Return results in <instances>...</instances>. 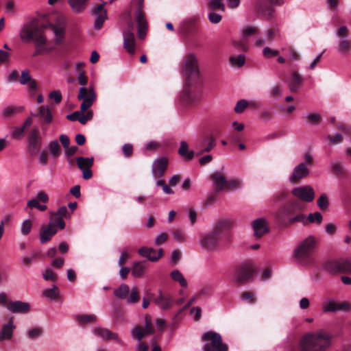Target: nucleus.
<instances>
[{"label": "nucleus", "mask_w": 351, "mask_h": 351, "mask_svg": "<svg viewBox=\"0 0 351 351\" xmlns=\"http://www.w3.org/2000/svg\"><path fill=\"white\" fill-rule=\"evenodd\" d=\"M330 345V337L322 331L310 332L302 336L298 351H325Z\"/></svg>", "instance_id": "1"}, {"label": "nucleus", "mask_w": 351, "mask_h": 351, "mask_svg": "<svg viewBox=\"0 0 351 351\" xmlns=\"http://www.w3.org/2000/svg\"><path fill=\"white\" fill-rule=\"evenodd\" d=\"M316 243V239L313 236H308L298 243L293 252V256L299 264L311 267L316 263L313 254Z\"/></svg>", "instance_id": "2"}, {"label": "nucleus", "mask_w": 351, "mask_h": 351, "mask_svg": "<svg viewBox=\"0 0 351 351\" xmlns=\"http://www.w3.org/2000/svg\"><path fill=\"white\" fill-rule=\"evenodd\" d=\"M20 38L25 43L34 42L36 47L35 55L40 53L45 49L47 39L40 29L32 24H27L23 27L20 32Z\"/></svg>", "instance_id": "3"}, {"label": "nucleus", "mask_w": 351, "mask_h": 351, "mask_svg": "<svg viewBox=\"0 0 351 351\" xmlns=\"http://www.w3.org/2000/svg\"><path fill=\"white\" fill-rule=\"evenodd\" d=\"M204 345L202 351H228V346L223 343L220 334L213 332L207 331L202 336Z\"/></svg>", "instance_id": "4"}, {"label": "nucleus", "mask_w": 351, "mask_h": 351, "mask_svg": "<svg viewBox=\"0 0 351 351\" xmlns=\"http://www.w3.org/2000/svg\"><path fill=\"white\" fill-rule=\"evenodd\" d=\"M181 71L189 80H195L199 77L198 59L193 53L187 54L181 64Z\"/></svg>", "instance_id": "5"}, {"label": "nucleus", "mask_w": 351, "mask_h": 351, "mask_svg": "<svg viewBox=\"0 0 351 351\" xmlns=\"http://www.w3.org/2000/svg\"><path fill=\"white\" fill-rule=\"evenodd\" d=\"M304 161L296 165L289 178L291 183H295L296 181L307 177L309 174L308 166L313 162V158L312 155L307 152L304 156Z\"/></svg>", "instance_id": "6"}, {"label": "nucleus", "mask_w": 351, "mask_h": 351, "mask_svg": "<svg viewBox=\"0 0 351 351\" xmlns=\"http://www.w3.org/2000/svg\"><path fill=\"white\" fill-rule=\"evenodd\" d=\"M254 272V270L251 264H242L234 271L232 280L238 284L245 283L252 278Z\"/></svg>", "instance_id": "7"}, {"label": "nucleus", "mask_w": 351, "mask_h": 351, "mask_svg": "<svg viewBox=\"0 0 351 351\" xmlns=\"http://www.w3.org/2000/svg\"><path fill=\"white\" fill-rule=\"evenodd\" d=\"M77 99L82 101L80 110L82 112H85L93 105L96 99L94 89L91 87L86 88L85 86H82L80 88Z\"/></svg>", "instance_id": "8"}, {"label": "nucleus", "mask_w": 351, "mask_h": 351, "mask_svg": "<svg viewBox=\"0 0 351 351\" xmlns=\"http://www.w3.org/2000/svg\"><path fill=\"white\" fill-rule=\"evenodd\" d=\"M219 232L213 230L204 235L199 241L202 247L207 251H213L219 244Z\"/></svg>", "instance_id": "9"}, {"label": "nucleus", "mask_w": 351, "mask_h": 351, "mask_svg": "<svg viewBox=\"0 0 351 351\" xmlns=\"http://www.w3.org/2000/svg\"><path fill=\"white\" fill-rule=\"evenodd\" d=\"M154 333V329L152 326V319L149 316L145 317V328L141 326H134L131 332L132 337L141 341L146 335Z\"/></svg>", "instance_id": "10"}, {"label": "nucleus", "mask_w": 351, "mask_h": 351, "mask_svg": "<svg viewBox=\"0 0 351 351\" xmlns=\"http://www.w3.org/2000/svg\"><path fill=\"white\" fill-rule=\"evenodd\" d=\"M27 151L31 154H36L41 147L42 137L37 129H32L27 136Z\"/></svg>", "instance_id": "11"}, {"label": "nucleus", "mask_w": 351, "mask_h": 351, "mask_svg": "<svg viewBox=\"0 0 351 351\" xmlns=\"http://www.w3.org/2000/svg\"><path fill=\"white\" fill-rule=\"evenodd\" d=\"M105 5L106 3L103 2L102 3L96 4L93 8V14L95 16L94 29L96 30L100 29L104 21L108 19L107 11L104 8Z\"/></svg>", "instance_id": "12"}, {"label": "nucleus", "mask_w": 351, "mask_h": 351, "mask_svg": "<svg viewBox=\"0 0 351 351\" xmlns=\"http://www.w3.org/2000/svg\"><path fill=\"white\" fill-rule=\"evenodd\" d=\"M292 194L300 199L311 202L315 197L313 189L308 185L296 187L292 190Z\"/></svg>", "instance_id": "13"}, {"label": "nucleus", "mask_w": 351, "mask_h": 351, "mask_svg": "<svg viewBox=\"0 0 351 351\" xmlns=\"http://www.w3.org/2000/svg\"><path fill=\"white\" fill-rule=\"evenodd\" d=\"M77 167L82 171L83 178L88 180L92 178L93 173L90 169L93 165V158L78 157L76 158Z\"/></svg>", "instance_id": "14"}, {"label": "nucleus", "mask_w": 351, "mask_h": 351, "mask_svg": "<svg viewBox=\"0 0 351 351\" xmlns=\"http://www.w3.org/2000/svg\"><path fill=\"white\" fill-rule=\"evenodd\" d=\"M350 306L346 302L337 303L332 300H328L322 304V311L324 313H335L338 311H347L350 309Z\"/></svg>", "instance_id": "15"}, {"label": "nucleus", "mask_w": 351, "mask_h": 351, "mask_svg": "<svg viewBox=\"0 0 351 351\" xmlns=\"http://www.w3.org/2000/svg\"><path fill=\"white\" fill-rule=\"evenodd\" d=\"M93 334L104 340L108 341L114 339L120 345L124 346V342L119 338L118 334L111 332L108 328L102 327L95 328Z\"/></svg>", "instance_id": "16"}, {"label": "nucleus", "mask_w": 351, "mask_h": 351, "mask_svg": "<svg viewBox=\"0 0 351 351\" xmlns=\"http://www.w3.org/2000/svg\"><path fill=\"white\" fill-rule=\"evenodd\" d=\"M252 228L254 230V236L259 239L265 233L269 232L268 223L265 218H258L252 221Z\"/></svg>", "instance_id": "17"}, {"label": "nucleus", "mask_w": 351, "mask_h": 351, "mask_svg": "<svg viewBox=\"0 0 351 351\" xmlns=\"http://www.w3.org/2000/svg\"><path fill=\"white\" fill-rule=\"evenodd\" d=\"M138 253L142 257L146 258L152 262H156L162 257L163 250L160 248L156 251L152 247H142L138 249Z\"/></svg>", "instance_id": "18"}, {"label": "nucleus", "mask_w": 351, "mask_h": 351, "mask_svg": "<svg viewBox=\"0 0 351 351\" xmlns=\"http://www.w3.org/2000/svg\"><path fill=\"white\" fill-rule=\"evenodd\" d=\"M168 161L165 158H158L152 164V173L154 178L162 177L166 171Z\"/></svg>", "instance_id": "19"}, {"label": "nucleus", "mask_w": 351, "mask_h": 351, "mask_svg": "<svg viewBox=\"0 0 351 351\" xmlns=\"http://www.w3.org/2000/svg\"><path fill=\"white\" fill-rule=\"evenodd\" d=\"M15 328L16 326L12 318L7 323L3 324L0 330V342L5 340H10L13 337Z\"/></svg>", "instance_id": "20"}, {"label": "nucleus", "mask_w": 351, "mask_h": 351, "mask_svg": "<svg viewBox=\"0 0 351 351\" xmlns=\"http://www.w3.org/2000/svg\"><path fill=\"white\" fill-rule=\"evenodd\" d=\"M302 209H303L302 204L298 201H294L288 206L283 208L281 210H279L276 214V217L279 220H283L284 219L289 217L291 212L300 210Z\"/></svg>", "instance_id": "21"}, {"label": "nucleus", "mask_w": 351, "mask_h": 351, "mask_svg": "<svg viewBox=\"0 0 351 351\" xmlns=\"http://www.w3.org/2000/svg\"><path fill=\"white\" fill-rule=\"evenodd\" d=\"M8 310L13 313H27L30 310L29 303L22 301H11L8 304Z\"/></svg>", "instance_id": "22"}, {"label": "nucleus", "mask_w": 351, "mask_h": 351, "mask_svg": "<svg viewBox=\"0 0 351 351\" xmlns=\"http://www.w3.org/2000/svg\"><path fill=\"white\" fill-rule=\"evenodd\" d=\"M123 47L129 53H134L135 51V37L131 30H126L123 32Z\"/></svg>", "instance_id": "23"}, {"label": "nucleus", "mask_w": 351, "mask_h": 351, "mask_svg": "<svg viewBox=\"0 0 351 351\" xmlns=\"http://www.w3.org/2000/svg\"><path fill=\"white\" fill-rule=\"evenodd\" d=\"M210 178L216 192L221 191L226 187L227 180L221 172H214L211 174Z\"/></svg>", "instance_id": "24"}, {"label": "nucleus", "mask_w": 351, "mask_h": 351, "mask_svg": "<svg viewBox=\"0 0 351 351\" xmlns=\"http://www.w3.org/2000/svg\"><path fill=\"white\" fill-rule=\"evenodd\" d=\"M181 99L184 104L193 106L199 102L200 95L196 92L186 90L182 93Z\"/></svg>", "instance_id": "25"}, {"label": "nucleus", "mask_w": 351, "mask_h": 351, "mask_svg": "<svg viewBox=\"0 0 351 351\" xmlns=\"http://www.w3.org/2000/svg\"><path fill=\"white\" fill-rule=\"evenodd\" d=\"M88 1V0H68V3L74 13L80 14L86 10Z\"/></svg>", "instance_id": "26"}, {"label": "nucleus", "mask_w": 351, "mask_h": 351, "mask_svg": "<svg viewBox=\"0 0 351 351\" xmlns=\"http://www.w3.org/2000/svg\"><path fill=\"white\" fill-rule=\"evenodd\" d=\"M154 302L161 309L166 310L171 306L172 298L170 295H164L162 293H160L159 295L154 300Z\"/></svg>", "instance_id": "27"}, {"label": "nucleus", "mask_w": 351, "mask_h": 351, "mask_svg": "<svg viewBox=\"0 0 351 351\" xmlns=\"http://www.w3.org/2000/svg\"><path fill=\"white\" fill-rule=\"evenodd\" d=\"M147 269V263L145 261H138L133 264L132 268V274L136 278L142 277Z\"/></svg>", "instance_id": "28"}, {"label": "nucleus", "mask_w": 351, "mask_h": 351, "mask_svg": "<svg viewBox=\"0 0 351 351\" xmlns=\"http://www.w3.org/2000/svg\"><path fill=\"white\" fill-rule=\"evenodd\" d=\"M302 119L305 121V123L308 125H319L322 120V117L321 114L318 112L315 113H309L304 115L302 117Z\"/></svg>", "instance_id": "29"}, {"label": "nucleus", "mask_w": 351, "mask_h": 351, "mask_svg": "<svg viewBox=\"0 0 351 351\" xmlns=\"http://www.w3.org/2000/svg\"><path fill=\"white\" fill-rule=\"evenodd\" d=\"M20 83L21 84H27L29 88L34 90L36 88V82L32 80L28 70H24L21 73Z\"/></svg>", "instance_id": "30"}, {"label": "nucleus", "mask_w": 351, "mask_h": 351, "mask_svg": "<svg viewBox=\"0 0 351 351\" xmlns=\"http://www.w3.org/2000/svg\"><path fill=\"white\" fill-rule=\"evenodd\" d=\"M302 84V78L297 73H293L290 82L288 84L289 88L291 92H296L298 86Z\"/></svg>", "instance_id": "31"}, {"label": "nucleus", "mask_w": 351, "mask_h": 351, "mask_svg": "<svg viewBox=\"0 0 351 351\" xmlns=\"http://www.w3.org/2000/svg\"><path fill=\"white\" fill-rule=\"evenodd\" d=\"M179 154L185 158L186 160H190L194 157L193 151H189V146L186 142L182 141L178 149Z\"/></svg>", "instance_id": "32"}, {"label": "nucleus", "mask_w": 351, "mask_h": 351, "mask_svg": "<svg viewBox=\"0 0 351 351\" xmlns=\"http://www.w3.org/2000/svg\"><path fill=\"white\" fill-rule=\"evenodd\" d=\"M56 233V230L51 228V227H49V226L47 228H43L40 234V243H44L49 241Z\"/></svg>", "instance_id": "33"}, {"label": "nucleus", "mask_w": 351, "mask_h": 351, "mask_svg": "<svg viewBox=\"0 0 351 351\" xmlns=\"http://www.w3.org/2000/svg\"><path fill=\"white\" fill-rule=\"evenodd\" d=\"M130 291V289L128 285L121 284L118 288L114 290V294L117 298L123 300L127 298Z\"/></svg>", "instance_id": "34"}, {"label": "nucleus", "mask_w": 351, "mask_h": 351, "mask_svg": "<svg viewBox=\"0 0 351 351\" xmlns=\"http://www.w3.org/2000/svg\"><path fill=\"white\" fill-rule=\"evenodd\" d=\"M23 106H9L3 109L2 116L5 118L10 117L23 112Z\"/></svg>", "instance_id": "35"}, {"label": "nucleus", "mask_w": 351, "mask_h": 351, "mask_svg": "<svg viewBox=\"0 0 351 351\" xmlns=\"http://www.w3.org/2000/svg\"><path fill=\"white\" fill-rule=\"evenodd\" d=\"M49 226L54 229H56V227H58L60 229H63L65 226V223L62 217L58 216V215L54 213L51 217V220L49 223Z\"/></svg>", "instance_id": "36"}, {"label": "nucleus", "mask_w": 351, "mask_h": 351, "mask_svg": "<svg viewBox=\"0 0 351 351\" xmlns=\"http://www.w3.org/2000/svg\"><path fill=\"white\" fill-rule=\"evenodd\" d=\"M39 115L45 123H50L52 121L53 117L51 110L47 106H41L39 108Z\"/></svg>", "instance_id": "37"}, {"label": "nucleus", "mask_w": 351, "mask_h": 351, "mask_svg": "<svg viewBox=\"0 0 351 351\" xmlns=\"http://www.w3.org/2000/svg\"><path fill=\"white\" fill-rule=\"evenodd\" d=\"M56 36V43H61L64 38V27L63 26H57L53 25H49Z\"/></svg>", "instance_id": "38"}, {"label": "nucleus", "mask_w": 351, "mask_h": 351, "mask_svg": "<svg viewBox=\"0 0 351 351\" xmlns=\"http://www.w3.org/2000/svg\"><path fill=\"white\" fill-rule=\"evenodd\" d=\"M339 265V273L351 272V258L338 259Z\"/></svg>", "instance_id": "39"}, {"label": "nucleus", "mask_w": 351, "mask_h": 351, "mask_svg": "<svg viewBox=\"0 0 351 351\" xmlns=\"http://www.w3.org/2000/svg\"><path fill=\"white\" fill-rule=\"evenodd\" d=\"M339 265L338 259L328 261L325 263L324 269L331 274L339 273Z\"/></svg>", "instance_id": "40"}, {"label": "nucleus", "mask_w": 351, "mask_h": 351, "mask_svg": "<svg viewBox=\"0 0 351 351\" xmlns=\"http://www.w3.org/2000/svg\"><path fill=\"white\" fill-rule=\"evenodd\" d=\"M170 276L174 281L179 282L182 287H186L187 282L179 270L175 269L172 271Z\"/></svg>", "instance_id": "41"}, {"label": "nucleus", "mask_w": 351, "mask_h": 351, "mask_svg": "<svg viewBox=\"0 0 351 351\" xmlns=\"http://www.w3.org/2000/svg\"><path fill=\"white\" fill-rule=\"evenodd\" d=\"M49 149L54 158L58 157L61 154V148L57 140L52 141L49 143Z\"/></svg>", "instance_id": "42"}, {"label": "nucleus", "mask_w": 351, "mask_h": 351, "mask_svg": "<svg viewBox=\"0 0 351 351\" xmlns=\"http://www.w3.org/2000/svg\"><path fill=\"white\" fill-rule=\"evenodd\" d=\"M245 62V56L244 54L233 56L230 58V64L237 67H241Z\"/></svg>", "instance_id": "43"}, {"label": "nucleus", "mask_w": 351, "mask_h": 351, "mask_svg": "<svg viewBox=\"0 0 351 351\" xmlns=\"http://www.w3.org/2000/svg\"><path fill=\"white\" fill-rule=\"evenodd\" d=\"M77 320L80 324L95 322L97 320V316L95 315H80L77 316Z\"/></svg>", "instance_id": "44"}, {"label": "nucleus", "mask_w": 351, "mask_h": 351, "mask_svg": "<svg viewBox=\"0 0 351 351\" xmlns=\"http://www.w3.org/2000/svg\"><path fill=\"white\" fill-rule=\"evenodd\" d=\"M130 295L127 299L128 304H135L139 301V294L136 287H133L130 291Z\"/></svg>", "instance_id": "45"}, {"label": "nucleus", "mask_w": 351, "mask_h": 351, "mask_svg": "<svg viewBox=\"0 0 351 351\" xmlns=\"http://www.w3.org/2000/svg\"><path fill=\"white\" fill-rule=\"evenodd\" d=\"M43 294L44 296L51 298V299H55L59 295V290L58 287L54 285L53 287L50 289H46L43 291Z\"/></svg>", "instance_id": "46"}, {"label": "nucleus", "mask_w": 351, "mask_h": 351, "mask_svg": "<svg viewBox=\"0 0 351 351\" xmlns=\"http://www.w3.org/2000/svg\"><path fill=\"white\" fill-rule=\"evenodd\" d=\"M242 187V182L239 179H233L227 181L226 188L232 191H236Z\"/></svg>", "instance_id": "47"}, {"label": "nucleus", "mask_w": 351, "mask_h": 351, "mask_svg": "<svg viewBox=\"0 0 351 351\" xmlns=\"http://www.w3.org/2000/svg\"><path fill=\"white\" fill-rule=\"evenodd\" d=\"M25 131L22 127H14L12 131V137L14 139L21 140L25 136Z\"/></svg>", "instance_id": "48"}, {"label": "nucleus", "mask_w": 351, "mask_h": 351, "mask_svg": "<svg viewBox=\"0 0 351 351\" xmlns=\"http://www.w3.org/2000/svg\"><path fill=\"white\" fill-rule=\"evenodd\" d=\"M350 43L346 38H341L338 51L342 53H347L350 50Z\"/></svg>", "instance_id": "49"}, {"label": "nucleus", "mask_w": 351, "mask_h": 351, "mask_svg": "<svg viewBox=\"0 0 351 351\" xmlns=\"http://www.w3.org/2000/svg\"><path fill=\"white\" fill-rule=\"evenodd\" d=\"M209 8L212 10H220L225 11V5L222 0H210L208 3Z\"/></svg>", "instance_id": "50"}, {"label": "nucleus", "mask_w": 351, "mask_h": 351, "mask_svg": "<svg viewBox=\"0 0 351 351\" xmlns=\"http://www.w3.org/2000/svg\"><path fill=\"white\" fill-rule=\"evenodd\" d=\"M274 114V109L269 108L264 109L261 113V118L265 121H268L273 117Z\"/></svg>", "instance_id": "51"}, {"label": "nucleus", "mask_w": 351, "mask_h": 351, "mask_svg": "<svg viewBox=\"0 0 351 351\" xmlns=\"http://www.w3.org/2000/svg\"><path fill=\"white\" fill-rule=\"evenodd\" d=\"M322 221V215L320 213H310L307 217V223H317L320 224Z\"/></svg>", "instance_id": "52"}, {"label": "nucleus", "mask_w": 351, "mask_h": 351, "mask_svg": "<svg viewBox=\"0 0 351 351\" xmlns=\"http://www.w3.org/2000/svg\"><path fill=\"white\" fill-rule=\"evenodd\" d=\"M249 102L245 99L239 100L234 107V111L237 113H242L248 106Z\"/></svg>", "instance_id": "53"}, {"label": "nucleus", "mask_w": 351, "mask_h": 351, "mask_svg": "<svg viewBox=\"0 0 351 351\" xmlns=\"http://www.w3.org/2000/svg\"><path fill=\"white\" fill-rule=\"evenodd\" d=\"M43 333V330L40 328L36 327L29 329L27 331V337L30 339H34L36 338L39 337Z\"/></svg>", "instance_id": "54"}, {"label": "nucleus", "mask_w": 351, "mask_h": 351, "mask_svg": "<svg viewBox=\"0 0 351 351\" xmlns=\"http://www.w3.org/2000/svg\"><path fill=\"white\" fill-rule=\"evenodd\" d=\"M43 276L46 280L56 281L58 278L57 275L51 269L47 268L45 269Z\"/></svg>", "instance_id": "55"}, {"label": "nucleus", "mask_w": 351, "mask_h": 351, "mask_svg": "<svg viewBox=\"0 0 351 351\" xmlns=\"http://www.w3.org/2000/svg\"><path fill=\"white\" fill-rule=\"evenodd\" d=\"M32 226V223L30 219L25 220L22 224L21 228V231L22 234L27 235L31 231Z\"/></svg>", "instance_id": "56"}, {"label": "nucleus", "mask_w": 351, "mask_h": 351, "mask_svg": "<svg viewBox=\"0 0 351 351\" xmlns=\"http://www.w3.org/2000/svg\"><path fill=\"white\" fill-rule=\"evenodd\" d=\"M279 52L278 50L272 49L268 47H265L263 49V55L266 58H271L278 55Z\"/></svg>", "instance_id": "57"}, {"label": "nucleus", "mask_w": 351, "mask_h": 351, "mask_svg": "<svg viewBox=\"0 0 351 351\" xmlns=\"http://www.w3.org/2000/svg\"><path fill=\"white\" fill-rule=\"evenodd\" d=\"M168 239V234L165 232H160L154 240V244L156 246H160L165 243Z\"/></svg>", "instance_id": "58"}, {"label": "nucleus", "mask_w": 351, "mask_h": 351, "mask_svg": "<svg viewBox=\"0 0 351 351\" xmlns=\"http://www.w3.org/2000/svg\"><path fill=\"white\" fill-rule=\"evenodd\" d=\"M317 205L321 209H326L328 206V199L326 194H322L317 199Z\"/></svg>", "instance_id": "59"}, {"label": "nucleus", "mask_w": 351, "mask_h": 351, "mask_svg": "<svg viewBox=\"0 0 351 351\" xmlns=\"http://www.w3.org/2000/svg\"><path fill=\"white\" fill-rule=\"evenodd\" d=\"M265 34L268 40H273L277 36H280L279 30L276 28L268 29L265 31Z\"/></svg>", "instance_id": "60"}, {"label": "nucleus", "mask_w": 351, "mask_h": 351, "mask_svg": "<svg viewBox=\"0 0 351 351\" xmlns=\"http://www.w3.org/2000/svg\"><path fill=\"white\" fill-rule=\"evenodd\" d=\"M288 220L291 223H295V222H302L304 224L308 223L307 218L306 217V215L304 214H299L294 217H289Z\"/></svg>", "instance_id": "61"}, {"label": "nucleus", "mask_w": 351, "mask_h": 351, "mask_svg": "<svg viewBox=\"0 0 351 351\" xmlns=\"http://www.w3.org/2000/svg\"><path fill=\"white\" fill-rule=\"evenodd\" d=\"M27 206L32 208H37L40 210H45L47 208L45 205H41L39 204L38 199H32L27 202Z\"/></svg>", "instance_id": "62"}, {"label": "nucleus", "mask_w": 351, "mask_h": 351, "mask_svg": "<svg viewBox=\"0 0 351 351\" xmlns=\"http://www.w3.org/2000/svg\"><path fill=\"white\" fill-rule=\"evenodd\" d=\"M121 150L124 156L128 158L132 155L133 147L130 143H125L122 146Z\"/></svg>", "instance_id": "63"}, {"label": "nucleus", "mask_w": 351, "mask_h": 351, "mask_svg": "<svg viewBox=\"0 0 351 351\" xmlns=\"http://www.w3.org/2000/svg\"><path fill=\"white\" fill-rule=\"evenodd\" d=\"M77 81L82 86H85L88 82V78L84 71H81L77 74Z\"/></svg>", "instance_id": "64"}]
</instances>
